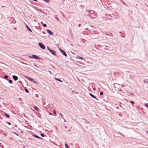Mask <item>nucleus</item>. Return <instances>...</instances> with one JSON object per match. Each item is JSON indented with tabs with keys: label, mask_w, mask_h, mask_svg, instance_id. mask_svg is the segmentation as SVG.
<instances>
[{
	"label": "nucleus",
	"mask_w": 148,
	"mask_h": 148,
	"mask_svg": "<svg viewBox=\"0 0 148 148\" xmlns=\"http://www.w3.org/2000/svg\"><path fill=\"white\" fill-rule=\"evenodd\" d=\"M93 90H96V88H93Z\"/></svg>",
	"instance_id": "nucleus-37"
},
{
	"label": "nucleus",
	"mask_w": 148,
	"mask_h": 148,
	"mask_svg": "<svg viewBox=\"0 0 148 148\" xmlns=\"http://www.w3.org/2000/svg\"><path fill=\"white\" fill-rule=\"evenodd\" d=\"M28 57L30 58H34V59H36L38 60H40V58L38 56H37L34 55H32L31 56H28Z\"/></svg>",
	"instance_id": "nucleus-1"
},
{
	"label": "nucleus",
	"mask_w": 148,
	"mask_h": 148,
	"mask_svg": "<svg viewBox=\"0 0 148 148\" xmlns=\"http://www.w3.org/2000/svg\"><path fill=\"white\" fill-rule=\"evenodd\" d=\"M100 94L101 95H103V92L102 91H101L100 92Z\"/></svg>",
	"instance_id": "nucleus-20"
},
{
	"label": "nucleus",
	"mask_w": 148,
	"mask_h": 148,
	"mask_svg": "<svg viewBox=\"0 0 148 148\" xmlns=\"http://www.w3.org/2000/svg\"><path fill=\"white\" fill-rule=\"evenodd\" d=\"M7 123L9 125H11V123L10 122H7Z\"/></svg>",
	"instance_id": "nucleus-35"
},
{
	"label": "nucleus",
	"mask_w": 148,
	"mask_h": 148,
	"mask_svg": "<svg viewBox=\"0 0 148 148\" xmlns=\"http://www.w3.org/2000/svg\"><path fill=\"white\" fill-rule=\"evenodd\" d=\"M106 46V47H108V46Z\"/></svg>",
	"instance_id": "nucleus-44"
},
{
	"label": "nucleus",
	"mask_w": 148,
	"mask_h": 148,
	"mask_svg": "<svg viewBox=\"0 0 148 148\" xmlns=\"http://www.w3.org/2000/svg\"><path fill=\"white\" fill-rule=\"evenodd\" d=\"M34 82V83H35V84H38V83L37 82L35 81L34 80V82Z\"/></svg>",
	"instance_id": "nucleus-28"
},
{
	"label": "nucleus",
	"mask_w": 148,
	"mask_h": 148,
	"mask_svg": "<svg viewBox=\"0 0 148 148\" xmlns=\"http://www.w3.org/2000/svg\"><path fill=\"white\" fill-rule=\"evenodd\" d=\"M38 45L42 49H45V46L42 43H39Z\"/></svg>",
	"instance_id": "nucleus-5"
},
{
	"label": "nucleus",
	"mask_w": 148,
	"mask_h": 148,
	"mask_svg": "<svg viewBox=\"0 0 148 148\" xmlns=\"http://www.w3.org/2000/svg\"><path fill=\"white\" fill-rule=\"evenodd\" d=\"M4 77L5 78H8V76L7 75H4Z\"/></svg>",
	"instance_id": "nucleus-26"
},
{
	"label": "nucleus",
	"mask_w": 148,
	"mask_h": 148,
	"mask_svg": "<svg viewBox=\"0 0 148 148\" xmlns=\"http://www.w3.org/2000/svg\"><path fill=\"white\" fill-rule=\"evenodd\" d=\"M47 31L49 34L50 35H52L53 34V33L51 30L49 29H47Z\"/></svg>",
	"instance_id": "nucleus-6"
},
{
	"label": "nucleus",
	"mask_w": 148,
	"mask_h": 148,
	"mask_svg": "<svg viewBox=\"0 0 148 148\" xmlns=\"http://www.w3.org/2000/svg\"><path fill=\"white\" fill-rule=\"evenodd\" d=\"M53 113L54 114H56V112L55 110H53Z\"/></svg>",
	"instance_id": "nucleus-25"
},
{
	"label": "nucleus",
	"mask_w": 148,
	"mask_h": 148,
	"mask_svg": "<svg viewBox=\"0 0 148 148\" xmlns=\"http://www.w3.org/2000/svg\"><path fill=\"white\" fill-rule=\"evenodd\" d=\"M25 26H26V27L27 28L29 31L30 32H32L31 29L29 28V27L26 24Z\"/></svg>",
	"instance_id": "nucleus-9"
},
{
	"label": "nucleus",
	"mask_w": 148,
	"mask_h": 148,
	"mask_svg": "<svg viewBox=\"0 0 148 148\" xmlns=\"http://www.w3.org/2000/svg\"><path fill=\"white\" fill-rule=\"evenodd\" d=\"M8 82H9L10 83V84H12V80H9V81H8Z\"/></svg>",
	"instance_id": "nucleus-17"
},
{
	"label": "nucleus",
	"mask_w": 148,
	"mask_h": 148,
	"mask_svg": "<svg viewBox=\"0 0 148 148\" xmlns=\"http://www.w3.org/2000/svg\"><path fill=\"white\" fill-rule=\"evenodd\" d=\"M4 115H5V116L6 117H7V118H9L10 117V115H9L8 114H7V113H5V114H4Z\"/></svg>",
	"instance_id": "nucleus-13"
},
{
	"label": "nucleus",
	"mask_w": 148,
	"mask_h": 148,
	"mask_svg": "<svg viewBox=\"0 0 148 148\" xmlns=\"http://www.w3.org/2000/svg\"><path fill=\"white\" fill-rule=\"evenodd\" d=\"M40 11V12H41V13H42L43 12V10H39Z\"/></svg>",
	"instance_id": "nucleus-33"
},
{
	"label": "nucleus",
	"mask_w": 148,
	"mask_h": 148,
	"mask_svg": "<svg viewBox=\"0 0 148 148\" xmlns=\"http://www.w3.org/2000/svg\"><path fill=\"white\" fill-rule=\"evenodd\" d=\"M143 82H144L145 84H146V83H147V82H146V80H143Z\"/></svg>",
	"instance_id": "nucleus-32"
},
{
	"label": "nucleus",
	"mask_w": 148,
	"mask_h": 148,
	"mask_svg": "<svg viewBox=\"0 0 148 148\" xmlns=\"http://www.w3.org/2000/svg\"><path fill=\"white\" fill-rule=\"evenodd\" d=\"M59 50L60 51V52L62 53V54L65 56L66 57L67 56V55L66 53V52L61 49V48H59Z\"/></svg>",
	"instance_id": "nucleus-3"
},
{
	"label": "nucleus",
	"mask_w": 148,
	"mask_h": 148,
	"mask_svg": "<svg viewBox=\"0 0 148 148\" xmlns=\"http://www.w3.org/2000/svg\"><path fill=\"white\" fill-rule=\"evenodd\" d=\"M76 58L77 59H79L81 60H83V57H81L80 56H78L77 57H76Z\"/></svg>",
	"instance_id": "nucleus-14"
},
{
	"label": "nucleus",
	"mask_w": 148,
	"mask_h": 148,
	"mask_svg": "<svg viewBox=\"0 0 148 148\" xmlns=\"http://www.w3.org/2000/svg\"><path fill=\"white\" fill-rule=\"evenodd\" d=\"M26 77L27 79H28L30 81H31V82H34V79H32L29 77H28L27 76H26Z\"/></svg>",
	"instance_id": "nucleus-10"
},
{
	"label": "nucleus",
	"mask_w": 148,
	"mask_h": 148,
	"mask_svg": "<svg viewBox=\"0 0 148 148\" xmlns=\"http://www.w3.org/2000/svg\"><path fill=\"white\" fill-rule=\"evenodd\" d=\"M25 91L27 93H28L29 92V90L27 89H25Z\"/></svg>",
	"instance_id": "nucleus-16"
},
{
	"label": "nucleus",
	"mask_w": 148,
	"mask_h": 148,
	"mask_svg": "<svg viewBox=\"0 0 148 148\" xmlns=\"http://www.w3.org/2000/svg\"><path fill=\"white\" fill-rule=\"evenodd\" d=\"M55 79L56 80H57V81H59V82H62V80H60L59 79H58V78H55Z\"/></svg>",
	"instance_id": "nucleus-15"
},
{
	"label": "nucleus",
	"mask_w": 148,
	"mask_h": 148,
	"mask_svg": "<svg viewBox=\"0 0 148 148\" xmlns=\"http://www.w3.org/2000/svg\"><path fill=\"white\" fill-rule=\"evenodd\" d=\"M114 87L115 88H117L118 89H121V88L119 87V86H121V85L117 83H115L114 84ZM121 86L122 88H123L124 86L123 85H121Z\"/></svg>",
	"instance_id": "nucleus-4"
},
{
	"label": "nucleus",
	"mask_w": 148,
	"mask_h": 148,
	"mask_svg": "<svg viewBox=\"0 0 148 148\" xmlns=\"http://www.w3.org/2000/svg\"><path fill=\"white\" fill-rule=\"evenodd\" d=\"M60 115L62 117V119H63V116L62 115V114L61 113H60Z\"/></svg>",
	"instance_id": "nucleus-27"
},
{
	"label": "nucleus",
	"mask_w": 148,
	"mask_h": 148,
	"mask_svg": "<svg viewBox=\"0 0 148 148\" xmlns=\"http://www.w3.org/2000/svg\"><path fill=\"white\" fill-rule=\"evenodd\" d=\"M43 26L44 27H47V25L46 24H44L43 25Z\"/></svg>",
	"instance_id": "nucleus-21"
},
{
	"label": "nucleus",
	"mask_w": 148,
	"mask_h": 148,
	"mask_svg": "<svg viewBox=\"0 0 148 148\" xmlns=\"http://www.w3.org/2000/svg\"><path fill=\"white\" fill-rule=\"evenodd\" d=\"M20 82H21V81H19Z\"/></svg>",
	"instance_id": "nucleus-45"
},
{
	"label": "nucleus",
	"mask_w": 148,
	"mask_h": 148,
	"mask_svg": "<svg viewBox=\"0 0 148 148\" xmlns=\"http://www.w3.org/2000/svg\"><path fill=\"white\" fill-rule=\"evenodd\" d=\"M34 108L35 110H36V111H39V108L37 107L36 106H34Z\"/></svg>",
	"instance_id": "nucleus-11"
},
{
	"label": "nucleus",
	"mask_w": 148,
	"mask_h": 148,
	"mask_svg": "<svg viewBox=\"0 0 148 148\" xmlns=\"http://www.w3.org/2000/svg\"><path fill=\"white\" fill-rule=\"evenodd\" d=\"M1 147H2V148H3L4 147L3 146H1Z\"/></svg>",
	"instance_id": "nucleus-39"
},
{
	"label": "nucleus",
	"mask_w": 148,
	"mask_h": 148,
	"mask_svg": "<svg viewBox=\"0 0 148 148\" xmlns=\"http://www.w3.org/2000/svg\"><path fill=\"white\" fill-rule=\"evenodd\" d=\"M118 133L122 136H125L124 135H123L122 133H121L120 132H118Z\"/></svg>",
	"instance_id": "nucleus-23"
},
{
	"label": "nucleus",
	"mask_w": 148,
	"mask_h": 148,
	"mask_svg": "<svg viewBox=\"0 0 148 148\" xmlns=\"http://www.w3.org/2000/svg\"><path fill=\"white\" fill-rule=\"evenodd\" d=\"M33 136L35 137H36V138H38L41 139H43V138H41L40 137H39L37 135H34Z\"/></svg>",
	"instance_id": "nucleus-12"
},
{
	"label": "nucleus",
	"mask_w": 148,
	"mask_h": 148,
	"mask_svg": "<svg viewBox=\"0 0 148 148\" xmlns=\"http://www.w3.org/2000/svg\"><path fill=\"white\" fill-rule=\"evenodd\" d=\"M12 77L14 80L15 81L17 80L18 79V77L16 75H13Z\"/></svg>",
	"instance_id": "nucleus-7"
},
{
	"label": "nucleus",
	"mask_w": 148,
	"mask_h": 148,
	"mask_svg": "<svg viewBox=\"0 0 148 148\" xmlns=\"http://www.w3.org/2000/svg\"><path fill=\"white\" fill-rule=\"evenodd\" d=\"M13 133L14 134H16V135H17V136H18V134H17V133H16L15 132H13Z\"/></svg>",
	"instance_id": "nucleus-29"
},
{
	"label": "nucleus",
	"mask_w": 148,
	"mask_h": 148,
	"mask_svg": "<svg viewBox=\"0 0 148 148\" xmlns=\"http://www.w3.org/2000/svg\"><path fill=\"white\" fill-rule=\"evenodd\" d=\"M48 50L53 55L56 56V51L50 49L49 47H47Z\"/></svg>",
	"instance_id": "nucleus-2"
},
{
	"label": "nucleus",
	"mask_w": 148,
	"mask_h": 148,
	"mask_svg": "<svg viewBox=\"0 0 148 148\" xmlns=\"http://www.w3.org/2000/svg\"><path fill=\"white\" fill-rule=\"evenodd\" d=\"M121 36L123 37H124L123 36Z\"/></svg>",
	"instance_id": "nucleus-42"
},
{
	"label": "nucleus",
	"mask_w": 148,
	"mask_h": 148,
	"mask_svg": "<svg viewBox=\"0 0 148 148\" xmlns=\"http://www.w3.org/2000/svg\"><path fill=\"white\" fill-rule=\"evenodd\" d=\"M40 135L42 137H44L45 136L44 134H41Z\"/></svg>",
	"instance_id": "nucleus-22"
},
{
	"label": "nucleus",
	"mask_w": 148,
	"mask_h": 148,
	"mask_svg": "<svg viewBox=\"0 0 148 148\" xmlns=\"http://www.w3.org/2000/svg\"><path fill=\"white\" fill-rule=\"evenodd\" d=\"M22 63L23 64H25V65H28L27 63H24V62H22Z\"/></svg>",
	"instance_id": "nucleus-34"
},
{
	"label": "nucleus",
	"mask_w": 148,
	"mask_h": 148,
	"mask_svg": "<svg viewBox=\"0 0 148 148\" xmlns=\"http://www.w3.org/2000/svg\"><path fill=\"white\" fill-rule=\"evenodd\" d=\"M45 1L47 2H49V0H44Z\"/></svg>",
	"instance_id": "nucleus-30"
},
{
	"label": "nucleus",
	"mask_w": 148,
	"mask_h": 148,
	"mask_svg": "<svg viewBox=\"0 0 148 148\" xmlns=\"http://www.w3.org/2000/svg\"><path fill=\"white\" fill-rule=\"evenodd\" d=\"M49 114L50 115H52V114L51 113H49Z\"/></svg>",
	"instance_id": "nucleus-36"
},
{
	"label": "nucleus",
	"mask_w": 148,
	"mask_h": 148,
	"mask_svg": "<svg viewBox=\"0 0 148 148\" xmlns=\"http://www.w3.org/2000/svg\"><path fill=\"white\" fill-rule=\"evenodd\" d=\"M130 103H131L132 104H134V102L133 101H130Z\"/></svg>",
	"instance_id": "nucleus-19"
},
{
	"label": "nucleus",
	"mask_w": 148,
	"mask_h": 148,
	"mask_svg": "<svg viewBox=\"0 0 148 148\" xmlns=\"http://www.w3.org/2000/svg\"><path fill=\"white\" fill-rule=\"evenodd\" d=\"M144 106H145L147 107H148V104H144Z\"/></svg>",
	"instance_id": "nucleus-24"
},
{
	"label": "nucleus",
	"mask_w": 148,
	"mask_h": 148,
	"mask_svg": "<svg viewBox=\"0 0 148 148\" xmlns=\"http://www.w3.org/2000/svg\"><path fill=\"white\" fill-rule=\"evenodd\" d=\"M34 21H35V22H36V20H34Z\"/></svg>",
	"instance_id": "nucleus-41"
},
{
	"label": "nucleus",
	"mask_w": 148,
	"mask_h": 148,
	"mask_svg": "<svg viewBox=\"0 0 148 148\" xmlns=\"http://www.w3.org/2000/svg\"><path fill=\"white\" fill-rule=\"evenodd\" d=\"M65 146L66 148H69V146L66 144V143L65 144Z\"/></svg>",
	"instance_id": "nucleus-18"
},
{
	"label": "nucleus",
	"mask_w": 148,
	"mask_h": 148,
	"mask_svg": "<svg viewBox=\"0 0 148 148\" xmlns=\"http://www.w3.org/2000/svg\"><path fill=\"white\" fill-rule=\"evenodd\" d=\"M87 12L88 13H89L90 12V10H88L87 11Z\"/></svg>",
	"instance_id": "nucleus-31"
},
{
	"label": "nucleus",
	"mask_w": 148,
	"mask_h": 148,
	"mask_svg": "<svg viewBox=\"0 0 148 148\" xmlns=\"http://www.w3.org/2000/svg\"><path fill=\"white\" fill-rule=\"evenodd\" d=\"M34 66H36V64H34Z\"/></svg>",
	"instance_id": "nucleus-38"
},
{
	"label": "nucleus",
	"mask_w": 148,
	"mask_h": 148,
	"mask_svg": "<svg viewBox=\"0 0 148 148\" xmlns=\"http://www.w3.org/2000/svg\"><path fill=\"white\" fill-rule=\"evenodd\" d=\"M49 72L50 74H52V73L51 71H49Z\"/></svg>",
	"instance_id": "nucleus-40"
},
{
	"label": "nucleus",
	"mask_w": 148,
	"mask_h": 148,
	"mask_svg": "<svg viewBox=\"0 0 148 148\" xmlns=\"http://www.w3.org/2000/svg\"><path fill=\"white\" fill-rule=\"evenodd\" d=\"M1 144V143H0V145Z\"/></svg>",
	"instance_id": "nucleus-43"
},
{
	"label": "nucleus",
	"mask_w": 148,
	"mask_h": 148,
	"mask_svg": "<svg viewBox=\"0 0 148 148\" xmlns=\"http://www.w3.org/2000/svg\"><path fill=\"white\" fill-rule=\"evenodd\" d=\"M89 94L90 95V96H91L92 97V98H95V99H97V100H98V99L96 98V97L95 95H94L90 93Z\"/></svg>",
	"instance_id": "nucleus-8"
}]
</instances>
